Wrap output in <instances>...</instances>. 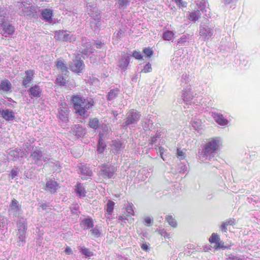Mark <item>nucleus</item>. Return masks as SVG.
Listing matches in <instances>:
<instances>
[{"mask_svg": "<svg viewBox=\"0 0 260 260\" xmlns=\"http://www.w3.org/2000/svg\"><path fill=\"white\" fill-rule=\"evenodd\" d=\"M114 205L115 203L113 201L108 200L106 208V214H107L108 215H112L114 210Z\"/></svg>", "mask_w": 260, "mask_h": 260, "instance_id": "obj_23", "label": "nucleus"}, {"mask_svg": "<svg viewBox=\"0 0 260 260\" xmlns=\"http://www.w3.org/2000/svg\"><path fill=\"white\" fill-rule=\"evenodd\" d=\"M119 90L118 88L110 90L107 95V99L109 101L113 100L118 95Z\"/></svg>", "mask_w": 260, "mask_h": 260, "instance_id": "obj_25", "label": "nucleus"}, {"mask_svg": "<svg viewBox=\"0 0 260 260\" xmlns=\"http://www.w3.org/2000/svg\"><path fill=\"white\" fill-rule=\"evenodd\" d=\"M30 157L36 164H38L39 162L41 160L46 161V158L43 157V152L40 149L33 151L30 154Z\"/></svg>", "mask_w": 260, "mask_h": 260, "instance_id": "obj_12", "label": "nucleus"}, {"mask_svg": "<svg viewBox=\"0 0 260 260\" xmlns=\"http://www.w3.org/2000/svg\"><path fill=\"white\" fill-rule=\"evenodd\" d=\"M64 80V79L62 77H58L56 78V81L57 83H60V85H64L66 84Z\"/></svg>", "mask_w": 260, "mask_h": 260, "instance_id": "obj_48", "label": "nucleus"}, {"mask_svg": "<svg viewBox=\"0 0 260 260\" xmlns=\"http://www.w3.org/2000/svg\"><path fill=\"white\" fill-rule=\"evenodd\" d=\"M59 188L58 183L55 180L50 179L46 182L45 190L52 193H55Z\"/></svg>", "mask_w": 260, "mask_h": 260, "instance_id": "obj_8", "label": "nucleus"}, {"mask_svg": "<svg viewBox=\"0 0 260 260\" xmlns=\"http://www.w3.org/2000/svg\"><path fill=\"white\" fill-rule=\"evenodd\" d=\"M165 219L169 224L172 228H176L177 226V222L172 215H167Z\"/></svg>", "mask_w": 260, "mask_h": 260, "instance_id": "obj_24", "label": "nucleus"}, {"mask_svg": "<svg viewBox=\"0 0 260 260\" xmlns=\"http://www.w3.org/2000/svg\"><path fill=\"white\" fill-rule=\"evenodd\" d=\"M64 252L66 254L69 255L72 253V250L70 247L68 246L64 250Z\"/></svg>", "mask_w": 260, "mask_h": 260, "instance_id": "obj_51", "label": "nucleus"}, {"mask_svg": "<svg viewBox=\"0 0 260 260\" xmlns=\"http://www.w3.org/2000/svg\"><path fill=\"white\" fill-rule=\"evenodd\" d=\"M48 207V205L46 204H42L41 205V207L42 208V209L43 210H45L46 209L47 207Z\"/></svg>", "mask_w": 260, "mask_h": 260, "instance_id": "obj_53", "label": "nucleus"}, {"mask_svg": "<svg viewBox=\"0 0 260 260\" xmlns=\"http://www.w3.org/2000/svg\"><path fill=\"white\" fill-rule=\"evenodd\" d=\"M175 3L178 7L185 8L187 6V3L185 2H182V0H174Z\"/></svg>", "mask_w": 260, "mask_h": 260, "instance_id": "obj_42", "label": "nucleus"}, {"mask_svg": "<svg viewBox=\"0 0 260 260\" xmlns=\"http://www.w3.org/2000/svg\"><path fill=\"white\" fill-rule=\"evenodd\" d=\"M156 232L161 236L164 237L165 238H170V234L167 232V231L164 229L159 230L158 229L156 231Z\"/></svg>", "mask_w": 260, "mask_h": 260, "instance_id": "obj_34", "label": "nucleus"}, {"mask_svg": "<svg viewBox=\"0 0 260 260\" xmlns=\"http://www.w3.org/2000/svg\"><path fill=\"white\" fill-rule=\"evenodd\" d=\"M122 143L119 141H115L112 145V147L115 151L114 152H117L120 149Z\"/></svg>", "mask_w": 260, "mask_h": 260, "instance_id": "obj_33", "label": "nucleus"}, {"mask_svg": "<svg viewBox=\"0 0 260 260\" xmlns=\"http://www.w3.org/2000/svg\"><path fill=\"white\" fill-rule=\"evenodd\" d=\"M143 52L147 57H151L153 54V51L152 48L150 47L144 48Z\"/></svg>", "mask_w": 260, "mask_h": 260, "instance_id": "obj_36", "label": "nucleus"}, {"mask_svg": "<svg viewBox=\"0 0 260 260\" xmlns=\"http://www.w3.org/2000/svg\"><path fill=\"white\" fill-rule=\"evenodd\" d=\"M152 68L151 64L148 62L144 67L143 69L142 70L141 72L147 73L151 72Z\"/></svg>", "mask_w": 260, "mask_h": 260, "instance_id": "obj_40", "label": "nucleus"}, {"mask_svg": "<svg viewBox=\"0 0 260 260\" xmlns=\"http://www.w3.org/2000/svg\"><path fill=\"white\" fill-rule=\"evenodd\" d=\"M82 223L83 225V229L86 230L89 228H92L94 226L93 222L91 218H85L82 221Z\"/></svg>", "mask_w": 260, "mask_h": 260, "instance_id": "obj_21", "label": "nucleus"}, {"mask_svg": "<svg viewBox=\"0 0 260 260\" xmlns=\"http://www.w3.org/2000/svg\"><path fill=\"white\" fill-rule=\"evenodd\" d=\"M215 119L216 122L221 125H225L228 123V120L225 119L222 114H216Z\"/></svg>", "mask_w": 260, "mask_h": 260, "instance_id": "obj_20", "label": "nucleus"}, {"mask_svg": "<svg viewBox=\"0 0 260 260\" xmlns=\"http://www.w3.org/2000/svg\"><path fill=\"white\" fill-rule=\"evenodd\" d=\"M186 150L184 151L181 150L180 148L177 149V157L180 160H182L185 158L186 155L185 153Z\"/></svg>", "mask_w": 260, "mask_h": 260, "instance_id": "obj_31", "label": "nucleus"}, {"mask_svg": "<svg viewBox=\"0 0 260 260\" xmlns=\"http://www.w3.org/2000/svg\"><path fill=\"white\" fill-rule=\"evenodd\" d=\"M11 208L16 211H18L20 207L18 206V202L16 199H13L11 201Z\"/></svg>", "mask_w": 260, "mask_h": 260, "instance_id": "obj_35", "label": "nucleus"}, {"mask_svg": "<svg viewBox=\"0 0 260 260\" xmlns=\"http://www.w3.org/2000/svg\"><path fill=\"white\" fill-rule=\"evenodd\" d=\"M235 218H231L222 222L220 225V229L222 232L226 233L228 231V226L234 225L235 224Z\"/></svg>", "mask_w": 260, "mask_h": 260, "instance_id": "obj_13", "label": "nucleus"}, {"mask_svg": "<svg viewBox=\"0 0 260 260\" xmlns=\"http://www.w3.org/2000/svg\"><path fill=\"white\" fill-rule=\"evenodd\" d=\"M12 88V84L8 79L3 80L0 83V91L8 92Z\"/></svg>", "mask_w": 260, "mask_h": 260, "instance_id": "obj_17", "label": "nucleus"}, {"mask_svg": "<svg viewBox=\"0 0 260 260\" xmlns=\"http://www.w3.org/2000/svg\"><path fill=\"white\" fill-rule=\"evenodd\" d=\"M71 101L75 113L83 117L88 116L87 110L92 109L95 105V102L93 99L84 98L78 94L72 96Z\"/></svg>", "mask_w": 260, "mask_h": 260, "instance_id": "obj_1", "label": "nucleus"}, {"mask_svg": "<svg viewBox=\"0 0 260 260\" xmlns=\"http://www.w3.org/2000/svg\"><path fill=\"white\" fill-rule=\"evenodd\" d=\"M41 1L42 2H44V1H49V0H41Z\"/></svg>", "mask_w": 260, "mask_h": 260, "instance_id": "obj_57", "label": "nucleus"}, {"mask_svg": "<svg viewBox=\"0 0 260 260\" xmlns=\"http://www.w3.org/2000/svg\"><path fill=\"white\" fill-rule=\"evenodd\" d=\"M9 154L15 158H18L19 157V151L17 150H12L9 152Z\"/></svg>", "mask_w": 260, "mask_h": 260, "instance_id": "obj_41", "label": "nucleus"}, {"mask_svg": "<svg viewBox=\"0 0 260 260\" xmlns=\"http://www.w3.org/2000/svg\"><path fill=\"white\" fill-rule=\"evenodd\" d=\"M139 119V114L137 112H135L134 110H133L129 112L126 118L125 124L127 125L134 123L136 122H137Z\"/></svg>", "mask_w": 260, "mask_h": 260, "instance_id": "obj_10", "label": "nucleus"}, {"mask_svg": "<svg viewBox=\"0 0 260 260\" xmlns=\"http://www.w3.org/2000/svg\"><path fill=\"white\" fill-rule=\"evenodd\" d=\"M18 175V168H16L15 169H13L11 171L10 175L11 176L12 179H14L16 176Z\"/></svg>", "mask_w": 260, "mask_h": 260, "instance_id": "obj_44", "label": "nucleus"}, {"mask_svg": "<svg viewBox=\"0 0 260 260\" xmlns=\"http://www.w3.org/2000/svg\"><path fill=\"white\" fill-rule=\"evenodd\" d=\"M219 146V141L217 138H210L204 146L203 153L206 156L213 154L218 149Z\"/></svg>", "mask_w": 260, "mask_h": 260, "instance_id": "obj_2", "label": "nucleus"}, {"mask_svg": "<svg viewBox=\"0 0 260 260\" xmlns=\"http://www.w3.org/2000/svg\"><path fill=\"white\" fill-rule=\"evenodd\" d=\"M96 45L99 46H97V48H99L100 47V46H101V43H96Z\"/></svg>", "mask_w": 260, "mask_h": 260, "instance_id": "obj_54", "label": "nucleus"}, {"mask_svg": "<svg viewBox=\"0 0 260 260\" xmlns=\"http://www.w3.org/2000/svg\"><path fill=\"white\" fill-rule=\"evenodd\" d=\"M201 13L199 10L191 12L188 16V19L190 21H197L201 17Z\"/></svg>", "mask_w": 260, "mask_h": 260, "instance_id": "obj_22", "label": "nucleus"}, {"mask_svg": "<svg viewBox=\"0 0 260 260\" xmlns=\"http://www.w3.org/2000/svg\"><path fill=\"white\" fill-rule=\"evenodd\" d=\"M41 19L45 22H51L52 21L53 11L46 8L42 10L41 13Z\"/></svg>", "mask_w": 260, "mask_h": 260, "instance_id": "obj_11", "label": "nucleus"}, {"mask_svg": "<svg viewBox=\"0 0 260 260\" xmlns=\"http://www.w3.org/2000/svg\"><path fill=\"white\" fill-rule=\"evenodd\" d=\"M141 247L143 250L146 251H147L149 249V245L146 243L142 244Z\"/></svg>", "mask_w": 260, "mask_h": 260, "instance_id": "obj_50", "label": "nucleus"}, {"mask_svg": "<svg viewBox=\"0 0 260 260\" xmlns=\"http://www.w3.org/2000/svg\"><path fill=\"white\" fill-rule=\"evenodd\" d=\"M120 224L122 225L123 226H124V224H123L122 223H121Z\"/></svg>", "mask_w": 260, "mask_h": 260, "instance_id": "obj_59", "label": "nucleus"}, {"mask_svg": "<svg viewBox=\"0 0 260 260\" xmlns=\"http://www.w3.org/2000/svg\"><path fill=\"white\" fill-rule=\"evenodd\" d=\"M69 37V34H66L63 35V39L66 41H70L69 39H68V38Z\"/></svg>", "mask_w": 260, "mask_h": 260, "instance_id": "obj_52", "label": "nucleus"}, {"mask_svg": "<svg viewBox=\"0 0 260 260\" xmlns=\"http://www.w3.org/2000/svg\"><path fill=\"white\" fill-rule=\"evenodd\" d=\"M118 62L119 68L123 70H126L130 62V56L127 55L126 57H122Z\"/></svg>", "mask_w": 260, "mask_h": 260, "instance_id": "obj_16", "label": "nucleus"}, {"mask_svg": "<svg viewBox=\"0 0 260 260\" xmlns=\"http://www.w3.org/2000/svg\"><path fill=\"white\" fill-rule=\"evenodd\" d=\"M1 115L2 117L7 121H11L15 118V114L11 110H3L1 112Z\"/></svg>", "mask_w": 260, "mask_h": 260, "instance_id": "obj_14", "label": "nucleus"}, {"mask_svg": "<svg viewBox=\"0 0 260 260\" xmlns=\"http://www.w3.org/2000/svg\"><path fill=\"white\" fill-rule=\"evenodd\" d=\"M128 216V215L124 213V214L122 215H119L118 217V219L119 221H122L123 223H126V221H128V222L129 223H132L134 221V218H131L129 220H128L127 217Z\"/></svg>", "mask_w": 260, "mask_h": 260, "instance_id": "obj_28", "label": "nucleus"}, {"mask_svg": "<svg viewBox=\"0 0 260 260\" xmlns=\"http://www.w3.org/2000/svg\"><path fill=\"white\" fill-rule=\"evenodd\" d=\"M209 242L212 245V247L216 250L228 248V247L224 245V242L221 241L220 237L217 233H213L211 234L209 239Z\"/></svg>", "mask_w": 260, "mask_h": 260, "instance_id": "obj_3", "label": "nucleus"}, {"mask_svg": "<svg viewBox=\"0 0 260 260\" xmlns=\"http://www.w3.org/2000/svg\"><path fill=\"white\" fill-rule=\"evenodd\" d=\"M25 75L22 77V85L23 87H28L33 80L35 72L34 70H28L25 71Z\"/></svg>", "mask_w": 260, "mask_h": 260, "instance_id": "obj_6", "label": "nucleus"}, {"mask_svg": "<svg viewBox=\"0 0 260 260\" xmlns=\"http://www.w3.org/2000/svg\"><path fill=\"white\" fill-rule=\"evenodd\" d=\"M21 226L23 229L22 231V234L19 237V239L22 241L24 240V237L23 236L25 233V231L26 229V225L24 223H21Z\"/></svg>", "mask_w": 260, "mask_h": 260, "instance_id": "obj_45", "label": "nucleus"}, {"mask_svg": "<svg viewBox=\"0 0 260 260\" xmlns=\"http://www.w3.org/2000/svg\"><path fill=\"white\" fill-rule=\"evenodd\" d=\"M186 42V37H182L179 39H178L177 44L183 45Z\"/></svg>", "mask_w": 260, "mask_h": 260, "instance_id": "obj_47", "label": "nucleus"}, {"mask_svg": "<svg viewBox=\"0 0 260 260\" xmlns=\"http://www.w3.org/2000/svg\"><path fill=\"white\" fill-rule=\"evenodd\" d=\"M23 12L27 15H31L36 12L35 7L34 6H29L23 9Z\"/></svg>", "mask_w": 260, "mask_h": 260, "instance_id": "obj_29", "label": "nucleus"}, {"mask_svg": "<svg viewBox=\"0 0 260 260\" xmlns=\"http://www.w3.org/2000/svg\"><path fill=\"white\" fill-rule=\"evenodd\" d=\"M144 221H145V224L148 226H149L151 225L152 221V219L149 217H147L145 218Z\"/></svg>", "mask_w": 260, "mask_h": 260, "instance_id": "obj_46", "label": "nucleus"}, {"mask_svg": "<svg viewBox=\"0 0 260 260\" xmlns=\"http://www.w3.org/2000/svg\"><path fill=\"white\" fill-rule=\"evenodd\" d=\"M68 114L69 112L67 109L62 110L61 109L59 113V118L63 121H68Z\"/></svg>", "mask_w": 260, "mask_h": 260, "instance_id": "obj_26", "label": "nucleus"}, {"mask_svg": "<svg viewBox=\"0 0 260 260\" xmlns=\"http://www.w3.org/2000/svg\"><path fill=\"white\" fill-rule=\"evenodd\" d=\"M0 25L2 27L3 32L2 34L6 37L7 36H12L15 31V26L11 23H0Z\"/></svg>", "mask_w": 260, "mask_h": 260, "instance_id": "obj_7", "label": "nucleus"}, {"mask_svg": "<svg viewBox=\"0 0 260 260\" xmlns=\"http://www.w3.org/2000/svg\"><path fill=\"white\" fill-rule=\"evenodd\" d=\"M213 32V30L209 27H203L200 30V34L205 39H209L212 37Z\"/></svg>", "mask_w": 260, "mask_h": 260, "instance_id": "obj_18", "label": "nucleus"}, {"mask_svg": "<svg viewBox=\"0 0 260 260\" xmlns=\"http://www.w3.org/2000/svg\"><path fill=\"white\" fill-rule=\"evenodd\" d=\"M55 65L58 70H60L62 72L66 71L67 70V67L64 63L60 60L57 59L55 62Z\"/></svg>", "mask_w": 260, "mask_h": 260, "instance_id": "obj_30", "label": "nucleus"}, {"mask_svg": "<svg viewBox=\"0 0 260 260\" xmlns=\"http://www.w3.org/2000/svg\"><path fill=\"white\" fill-rule=\"evenodd\" d=\"M84 67V61L78 57H76L69 65L70 70L77 74L81 73Z\"/></svg>", "mask_w": 260, "mask_h": 260, "instance_id": "obj_4", "label": "nucleus"}, {"mask_svg": "<svg viewBox=\"0 0 260 260\" xmlns=\"http://www.w3.org/2000/svg\"><path fill=\"white\" fill-rule=\"evenodd\" d=\"M75 190L77 194L80 198H84L86 196L85 189L81 183H77L76 185L75 186Z\"/></svg>", "mask_w": 260, "mask_h": 260, "instance_id": "obj_15", "label": "nucleus"}, {"mask_svg": "<svg viewBox=\"0 0 260 260\" xmlns=\"http://www.w3.org/2000/svg\"><path fill=\"white\" fill-rule=\"evenodd\" d=\"M128 3L127 0H118V3L120 7L126 6Z\"/></svg>", "mask_w": 260, "mask_h": 260, "instance_id": "obj_49", "label": "nucleus"}, {"mask_svg": "<svg viewBox=\"0 0 260 260\" xmlns=\"http://www.w3.org/2000/svg\"><path fill=\"white\" fill-rule=\"evenodd\" d=\"M115 172V168L112 166L103 165L102 166L100 175L105 179L111 178Z\"/></svg>", "mask_w": 260, "mask_h": 260, "instance_id": "obj_5", "label": "nucleus"}, {"mask_svg": "<svg viewBox=\"0 0 260 260\" xmlns=\"http://www.w3.org/2000/svg\"><path fill=\"white\" fill-rule=\"evenodd\" d=\"M79 128L82 129H83L82 127H79Z\"/></svg>", "mask_w": 260, "mask_h": 260, "instance_id": "obj_58", "label": "nucleus"}, {"mask_svg": "<svg viewBox=\"0 0 260 260\" xmlns=\"http://www.w3.org/2000/svg\"><path fill=\"white\" fill-rule=\"evenodd\" d=\"M80 250L82 252V254H84L85 256H87L89 257V256H90L93 255L92 252L87 248L81 247L80 248Z\"/></svg>", "mask_w": 260, "mask_h": 260, "instance_id": "obj_37", "label": "nucleus"}, {"mask_svg": "<svg viewBox=\"0 0 260 260\" xmlns=\"http://www.w3.org/2000/svg\"><path fill=\"white\" fill-rule=\"evenodd\" d=\"M89 233L91 236L92 237V238H99L101 235L100 231L96 228H94L93 229L90 230Z\"/></svg>", "mask_w": 260, "mask_h": 260, "instance_id": "obj_32", "label": "nucleus"}, {"mask_svg": "<svg viewBox=\"0 0 260 260\" xmlns=\"http://www.w3.org/2000/svg\"><path fill=\"white\" fill-rule=\"evenodd\" d=\"M62 106L64 105V108L65 109H66L67 104L64 103V104H62Z\"/></svg>", "mask_w": 260, "mask_h": 260, "instance_id": "obj_56", "label": "nucleus"}, {"mask_svg": "<svg viewBox=\"0 0 260 260\" xmlns=\"http://www.w3.org/2000/svg\"><path fill=\"white\" fill-rule=\"evenodd\" d=\"M63 30H59V31L58 32V33L59 34H63Z\"/></svg>", "mask_w": 260, "mask_h": 260, "instance_id": "obj_55", "label": "nucleus"}, {"mask_svg": "<svg viewBox=\"0 0 260 260\" xmlns=\"http://www.w3.org/2000/svg\"><path fill=\"white\" fill-rule=\"evenodd\" d=\"M106 145L102 142V140H100L98 144V150L100 153H103L105 149Z\"/></svg>", "mask_w": 260, "mask_h": 260, "instance_id": "obj_38", "label": "nucleus"}, {"mask_svg": "<svg viewBox=\"0 0 260 260\" xmlns=\"http://www.w3.org/2000/svg\"><path fill=\"white\" fill-rule=\"evenodd\" d=\"M29 97L31 99L40 98L42 94V89L38 85L32 86L28 90Z\"/></svg>", "mask_w": 260, "mask_h": 260, "instance_id": "obj_9", "label": "nucleus"}, {"mask_svg": "<svg viewBox=\"0 0 260 260\" xmlns=\"http://www.w3.org/2000/svg\"><path fill=\"white\" fill-rule=\"evenodd\" d=\"M132 56L137 59H141L142 58V56L140 52L136 50L133 51Z\"/></svg>", "mask_w": 260, "mask_h": 260, "instance_id": "obj_43", "label": "nucleus"}, {"mask_svg": "<svg viewBox=\"0 0 260 260\" xmlns=\"http://www.w3.org/2000/svg\"><path fill=\"white\" fill-rule=\"evenodd\" d=\"M126 211L128 213V216L135 215V212L133 206L131 205H128L125 208Z\"/></svg>", "mask_w": 260, "mask_h": 260, "instance_id": "obj_39", "label": "nucleus"}, {"mask_svg": "<svg viewBox=\"0 0 260 260\" xmlns=\"http://www.w3.org/2000/svg\"><path fill=\"white\" fill-rule=\"evenodd\" d=\"M100 122L96 118H92L89 120L88 125L90 127L96 129L100 126Z\"/></svg>", "mask_w": 260, "mask_h": 260, "instance_id": "obj_19", "label": "nucleus"}, {"mask_svg": "<svg viewBox=\"0 0 260 260\" xmlns=\"http://www.w3.org/2000/svg\"><path fill=\"white\" fill-rule=\"evenodd\" d=\"M162 38L165 40L170 41L174 38V34L172 31L167 30L164 32Z\"/></svg>", "mask_w": 260, "mask_h": 260, "instance_id": "obj_27", "label": "nucleus"}]
</instances>
